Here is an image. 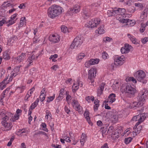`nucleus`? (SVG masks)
Here are the masks:
<instances>
[{
	"label": "nucleus",
	"mask_w": 148,
	"mask_h": 148,
	"mask_svg": "<svg viewBox=\"0 0 148 148\" xmlns=\"http://www.w3.org/2000/svg\"><path fill=\"white\" fill-rule=\"evenodd\" d=\"M3 58L5 60H8L10 59L8 53L7 52H4L3 53Z\"/></svg>",
	"instance_id": "nucleus-42"
},
{
	"label": "nucleus",
	"mask_w": 148,
	"mask_h": 148,
	"mask_svg": "<svg viewBox=\"0 0 148 148\" xmlns=\"http://www.w3.org/2000/svg\"><path fill=\"white\" fill-rule=\"evenodd\" d=\"M142 127L141 126H138V128H136V130L135 132H131L130 130L129 129H127L125 131L124 133L125 136H128L130 134H131V135L133 134V136L134 137L135 136L137 135V134L139 133L140 131L142 129Z\"/></svg>",
	"instance_id": "nucleus-15"
},
{
	"label": "nucleus",
	"mask_w": 148,
	"mask_h": 148,
	"mask_svg": "<svg viewBox=\"0 0 148 148\" xmlns=\"http://www.w3.org/2000/svg\"><path fill=\"white\" fill-rule=\"evenodd\" d=\"M19 118V114H15L14 116H12L10 120L13 122L15 121L16 120H18Z\"/></svg>",
	"instance_id": "nucleus-40"
},
{
	"label": "nucleus",
	"mask_w": 148,
	"mask_h": 148,
	"mask_svg": "<svg viewBox=\"0 0 148 148\" xmlns=\"http://www.w3.org/2000/svg\"><path fill=\"white\" fill-rule=\"evenodd\" d=\"M119 82L116 81H115L113 84L112 87L113 90L115 91L117 90L119 88Z\"/></svg>",
	"instance_id": "nucleus-33"
},
{
	"label": "nucleus",
	"mask_w": 148,
	"mask_h": 148,
	"mask_svg": "<svg viewBox=\"0 0 148 148\" xmlns=\"http://www.w3.org/2000/svg\"><path fill=\"white\" fill-rule=\"evenodd\" d=\"M71 105L73 108L79 112H81L82 111V108L80 106L77 100L73 99L72 100Z\"/></svg>",
	"instance_id": "nucleus-14"
},
{
	"label": "nucleus",
	"mask_w": 148,
	"mask_h": 148,
	"mask_svg": "<svg viewBox=\"0 0 148 148\" xmlns=\"http://www.w3.org/2000/svg\"><path fill=\"white\" fill-rule=\"evenodd\" d=\"M85 56L84 53H80L78 54L77 57V59L78 60H82Z\"/></svg>",
	"instance_id": "nucleus-41"
},
{
	"label": "nucleus",
	"mask_w": 148,
	"mask_h": 148,
	"mask_svg": "<svg viewBox=\"0 0 148 148\" xmlns=\"http://www.w3.org/2000/svg\"><path fill=\"white\" fill-rule=\"evenodd\" d=\"M0 118L1 121V123L3 126L1 130L3 131L8 132L11 130L13 127L12 123L9 121V117L5 113L4 110H0Z\"/></svg>",
	"instance_id": "nucleus-1"
},
{
	"label": "nucleus",
	"mask_w": 148,
	"mask_h": 148,
	"mask_svg": "<svg viewBox=\"0 0 148 148\" xmlns=\"http://www.w3.org/2000/svg\"><path fill=\"white\" fill-rule=\"evenodd\" d=\"M5 71L3 69H1L0 70V78L4 74Z\"/></svg>",
	"instance_id": "nucleus-60"
},
{
	"label": "nucleus",
	"mask_w": 148,
	"mask_h": 148,
	"mask_svg": "<svg viewBox=\"0 0 148 148\" xmlns=\"http://www.w3.org/2000/svg\"><path fill=\"white\" fill-rule=\"evenodd\" d=\"M135 6L141 8L143 7V5L141 3H135Z\"/></svg>",
	"instance_id": "nucleus-62"
},
{
	"label": "nucleus",
	"mask_w": 148,
	"mask_h": 148,
	"mask_svg": "<svg viewBox=\"0 0 148 148\" xmlns=\"http://www.w3.org/2000/svg\"><path fill=\"white\" fill-rule=\"evenodd\" d=\"M35 57L34 55L31 56L29 57L27 60V64L25 67V68L28 67L32 65L33 64V60L35 59Z\"/></svg>",
	"instance_id": "nucleus-25"
},
{
	"label": "nucleus",
	"mask_w": 148,
	"mask_h": 148,
	"mask_svg": "<svg viewBox=\"0 0 148 148\" xmlns=\"http://www.w3.org/2000/svg\"><path fill=\"white\" fill-rule=\"evenodd\" d=\"M122 92H124L130 94L134 95L136 92V89L130 85H127L125 88L122 87L121 89Z\"/></svg>",
	"instance_id": "nucleus-10"
},
{
	"label": "nucleus",
	"mask_w": 148,
	"mask_h": 148,
	"mask_svg": "<svg viewBox=\"0 0 148 148\" xmlns=\"http://www.w3.org/2000/svg\"><path fill=\"white\" fill-rule=\"evenodd\" d=\"M17 37L16 36H13L9 38L8 40V45H12L13 43H15L17 40Z\"/></svg>",
	"instance_id": "nucleus-24"
},
{
	"label": "nucleus",
	"mask_w": 148,
	"mask_h": 148,
	"mask_svg": "<svg viewBox=\"0 0 148 148\" xmlns=\"http://www.w3.org/2000/svg\"><path fill=\"white\" fill-rule=\"evenodd\" d=\"M112 39L108 37H106L104 38L103 39V41L105 42L106 43L109 42L112 40Z\"/></svg>",
	"instance_id": "nucleus-51"
},
{
	"label": "nucleus",
	"mask_w": 148,
	"mask_h": 148,
	"mask_svg": "<svg viewBox=\"0 0 148 148\" xmlns=\"http://www.w3.org/2000/svg\"><path fill=\"white\" fill-rule=\"evenodd\" d=\"M106 84L104 82L102 83L99 86V87L97 90V93L98 96H100L103 93V91L104 90Z\"/></svg>",
	"instance_id": "nucleus-21"
},
{
	"label": "nucleus",
	"mask_w": 148,
	"mask_h": 148,
	"mask_svg": "<svg viewBox=\"0 0 148 148\" xmlns=\"http://www.w3.org/2000/svg\"><path fill=\"white\" fill-rule=\"evenodd\" d=\"M26 19L25 17H21V18L20 23L18 25V29H19L20 27H23L24 25H26Z\"/></svg>",
	"instance_id": "nucleus-31"
},
{
	"label": "nucleus",
	"mask_w": 148,
	"mask_h": 148,
	"mask_svg": "<svg viewBox=\"0 0 148 148\" xmlns=\"http://www.w3.org/2000/svg\"><path fill=\"white\" fill-rule=\"evenodd\" d=\"M34 88L33 87L29 90V91L27 93L29 94L31 96L32 93H33V92L34 91Z\"/></svg>",
	"instance_id": "nucleus-59"
},
{
	"label": "nucleus",
	"mask_w": 148,
	"mask_h": 148,
	"mask_svg": "<svg viewBox=\"0 0 148 148\" xmlns=\"http://www.w3.org/2000/svg\"><path fill=\"white\" fill-rule=\"evenodd\" d=\"M147 95V92L145 93L143 91L140 92L137 97L138 102H133L132 104V105L131 106V108H134L135 107H138L143 106L144 103Z\"/></svg>",
	"instance_id": "nucleus-3"
},
{
	"label": "nucleus",
	"mask_w": 148,
	"mask_h": 148,
	"mask_svg": "<svg viewBox=\"0 0 148 148\" xmlns=\"http://www.w3.org/2000/svg\"><path fill=\"white\" fill-rule=\"evenodd\" d=\"M85 99L88 103H90L91 101H93L94 100L95 98L93 96H87L86 97Z\"/></svg>",
	"instance_id": "nucleus-37"
},
{
	"label": "nucleus",
	"mask_w": 148,
	"mask_h": 148,
	"mask_svg": "<svg viewBox=\"0 0 148 148\" xmlns=\"http://www.w3.org/2000/svg\"><path fill=\"white\" fill-rule=\"evenodd\" d=\"M146 27V25L144 23H141V24L140 27V32L141 33L143 32L145 30Z\"/></svg>",
	"instance_id": "nucleus-43"
},
{
	"label": "nucleus",
	"mask_w": 148,
	"mask_h": 148,
	"mask_svg": "<svg viewBox=\"0 0 148 148\" xmlns=\"http://www.w3.org/2000/svg\"><path fill=\"white\" fill-rule=\"evenodd\" d=\"M131 46L127 44H125L124 46L121 48V51L122 54L128 53L130 51Z\"/></svg>",
	"instance_id": "nucleus-19"
},
{
	"label": "nucleus",
	"mask_w": 148,
	"mask_h": 148,
	"mask_svg": "<svg viewBox=\"0 0 148 148\" xmlns=\"http://www.w3.org/2000/svg\"><path fill=\"white\" fill-rule=\"evenodd\" d=\"M99 61V60L98 59H91L85 62V66L86 67L88 68L90 66L98 64Z\"/></svg>",
	"instance_id": "nucleus-16"
},
{
	"label": "nucleus",
	"mask_w": 148,
	"mask_h": 148,
	"mask_svg": "<svg viewBox=\"0 0 148 148\" xmlns=\"http://www.w3.org/2000/svg\"><path fill=\"white\" fill-rule=\"evenodd\" d=\"M102 58L106 60L109 58V56L108 53L105 51H103L102 53Z\"/></svg>",
	"instance_id": "nucleus-44"
},
{
	"label": "nucleus",
	"mask_w": 148,
	"mask_h": 148,
	"mask_svg": "<svg viewBox=\"0 0 148 148\" xmlns=\"http://www.w3.org/2000/svg\"><path fill=\"white\" fill-rule=\"evenodd\" d=\"M105 32L104 26L103 25H101L95 31L96 34H104Z\"/></svg>",
	"instance_id": "nucleus-28"
},
{
	"label": "nucleus",
	"mask_w": 148,
	"mask_h": 148,
	"mask_svg": "<svg viewBox=\"0 0 148 148\" xmlns=\"http://www.w3.org/2000/svg\"><path fill=\"white\" fill-rule=\"evenodd\" d=\"M63 137L64 138L65 140H66L67 142H71V140L69 137L65 136H64Z\"/></svg>",
	"instance_id": "nucleus-63"
},
{
	"label": "nucleus",
	"mask_w": 148,
	"mask_h": 148,
	"mask_svg": "<svg viewBox=\"0 0 148 148\" xmlns=\"http://www.w3.org/2000/svg\"><path fill=\"white\" fill-rule=\"evenodd\" d=\"M125 58L123 56H116L114 58V64L117 66L121 65L125 62Z\"/></svg>",
	"instance_id": "nucleus-13"
},
{
	"label": "nucleus",
	"mask_w": 148,
	"mask_h": 148,
	"mask_svg": "<svg viewBox=\"0 0 148 148\" xmlns=\"http://www.w3.org/2000/svg\"><path fill=\"white\" fill-rule=\"evenodd\" d=\"M100 22L101 20L99 18H93L90 21L87 22L85 26L89 28L96 27L100 24Z\"/></svg>",
	"instance_id": "nucleus-7"
},
{
	"label": "nucleus",
	"mask_w": 148,
	"mask_h": 148,
	"mask_svg": "<svg viewBox=\"0 0 148 148\" xmlns=\"http://www.w3.org/2000/svg\"><path fill=\"white\" fill-rule=\"evenodd\" d=\"M134 75L138 81L143 84L147 83V80L145 79L146 77V74L143 71L140 70L137 71L134 73Z\"/></svg>",
	"instance_id": "nucleus-4"
},
{
	"label": "nucleus",
	"mask_w": 148,
	"mask_h": 148,
	"mask_svg": "<svg viewBox=\"0 0 148 148\" xmlns=\"http://www.w3.org/2000/svg\"><path fill=\"white\" fill-rule=\"evenodd\" d=\"M55 97V94H53V95L52 96H49L47 97L48 99L47 101V102L48 103L52 101L54 99Z\"/></svg>",
	"instance_id": "nucleus-48"
},
{
	"label": "nucleus",
	"mask_w": 148,
	"mask_h": 148,
	"mask_svg": "<svg viewBox=\"0 0 148 148\" xmlns=\"http://www.w3.org/2000/svg\"><path fill=\"white\" fill-rule=\"evenodd\" d=\"M12 5L11 3L10 2L9 3H8V2H4L2 5V7H5L6 8Z\"/></svg>",
	"instance_id": "nucleus-49"
},
{
	"label": "nucleus",
	"mask_w": 148,
	"mask_h": 148,
	"mask_svg": "<svg viewBox=\"0 0 148 148\" xmlns=\"http://www.w3.org/2000/svg\"><path fill=\"white\" fill-rule=\"evenodd\" d=\"M82 43L83 38L79 36L77 37L71 44L70 46V48L72 49L76 48L78 47H79Z\"/></svg>",
	"instance_id": "nucleus-9"
},
{
	"label": "nucleus",
	"mask_w": 148,
	"mask_h": 148,
	"mask_svg": "<svg viewBox=\"0 0 148 148\" xmlns=\"http://www.w3.org/2000/svg\"><path fill=\"white\" fill-rule=\"evenodd\" d=\"M64 110L68 114H69L71 112L70 110L69 109V107L66 106H65L64 107Z\"/></svg>",
	"instance_id": "nucleus-56"
},
{
	"label": "nucleus",
	"mask_w": 148,
	"mask_h": 148,
	"mask_svg": "<svg viewBox=\"0 0 148 148\" xmlns=\"http://www.w3.org/2000/svg\"><path fill=\"white\" fill-rule=\"evenodd\" d=\"M58 57V55L57 54H55L54 55H51L49 58V59L52 60L53 62H55L56 61V59Z\"/></svg>",
	"instance_id": "nucleus-45"
},
{
	"label": "nucleus",
	"mask_w": 148,
	"mask_h": 148,
	"mask_svg": "<svg viewBox=\"0 0 148 148\" xmlns=\"http://www.w3.org/2000/svg\"><path fill=\"white\" fill-rule=\"evenodd\" d=\"M127 82H132L134 83H136L137 81L136 79L132 77H128L126 78Z\"/></svg>",
	"instance_id": "nucleus-36"
},
{
	"label": "nucleus",
	"mask_w": 148,
	"mask_h": 148,
	"mask_svg": "<svg viewBox=\"0 0 148 148\" xmlns=\"http://www.w3.org/2000/svg\"><path fill=\"white\" fill-rule=\"evenodd\" d=\"M58 66L57 65H55L51 67V69L54 71H56L57 68H58Z\"/></svg>",
	"instance_id": "nucleus-64"
},
{
	"label": "nucleus",
	"mask_w": 148,
	"mask_h": 148,
	"mask_svg": "<svg viewBox=\"0 0 148 148\" xmlns=\"http://www.w3.org/2000/svg\"><path fill=\"white\" fill-rule=\"evenodd\" d=\"M64 11L62 8L58 5L54 4L48 8L47 14L49 17L54 19L60 16Z\"/></svg>",
	"instance_id": "nucleus-2"
},
{
	"label": "nucleus",
	"mask_w": 148,
	"mask_h": 148,
	"mask_svg": "<svg viewBox=\"0 0 148 148\" xmlns=\"http://www.w3.org/2000/svg\"><path fill=\"white\" fill-rule=\"evenodd\" d=\"M26 55L25 53H22L20 55L14 58L17 61L20 62L24 60L25 59Z\"/></svg>",
	"instance_id": "nucleus-29"
},
{
	"label": "nucleus",
	"mask_w": 148,
	"mask_h": 148,
	"mask_svg": "<svg viewBox=\"0 0 148 148\" xmlns=\"http://www.w3.org/2000/svg\"><path fill=\"white\" fill-rule=\"evenodd\" d=\"M141 42L143 44L146 43L148 42V37H145L141 40Z\"/></svg>",
	"instance_id": "nucleus-58"
},
{
	"label": "nucleus",
	"mask_w": 148,
	"mask_h": 148,
	"mask_svg": "<svg viewBox=\"0 0 148 148\" xmlns=\"http://www.w3.org/2000/svg\"><path fill=\"white\" fill-rule=\"evenodd\" d=\"M21 66H18L15 67L10 73V75L8 79L9 82H11L13 79L19 74L20 69Z\"/></svg>",
	"instance_id": "nucleus-12"
},
{
	"label": "nucleus",
	"mask_w": 148,
	"mask_h": 148,
	"mask_svg": "<svg viewBox=\"0 0 148 148\" xmlns=\"http://www.w3.org/2000/svg\"><path fill=\"white\" fill-rule=\"evenodd\" d=\"M66 99L68 104H70L71 103V95H69L67 92L66 93Z\"/></svg>",
	"instance_id": "nucleus-39"
},
{
	"label": "nucleus",
	"mask_w": 148,
	"mask_h": 148,
	"mask_svg": "<svg viewBox=\"0 0 148 148\" xmlns=\"http://www.w3.org/2000/svg\"><path fill=\"white\" fill-rule=\"evenodd\" d=\"M119 8H116L112 10H108L107 12V14L108 16L117 15V14L114 11L117 10Z\"/></svg>",
	"instance_id": "nucleus-30"
},
{
	"label": "nucleus",
	"mask_w": 148,
	"mask_h": 148,
	"mask_svg": "<svg viewBox=\"0 0 148 148\" xmlns=\"http://www.w3.org/2000/svg\"><path fill=\"white\" fill-rule=\"evenodd\" d=\"M148 16V8H145L140 16V19L142 21H144L147 19Z\"/></svg>",
	"instance_id": "nucleus-20"
},
{
	"label": "nucleus",
	"mask_w": 148,
	"mask_h": 148,
	"mask_svg": "<svg viewBox=\"0 0 148 148\" xmlns=\"http://www.w3.org/2000/svg\"><path fill=\"white\" fill-rule=\"evenodd\" d=\"M80 10V6L78 4H75L74 5L73 8H70L68 11L67 14L70 16H72L73 14L79 12Z\"/></svg>",
	"instance_id": "nucleus-11"
},
{
	"label": "nucleus",
	"mask_w": 148,
	"mask_h": 148,
	"mask_svg": "<svg viewBox=\"0 0 148 148\" xmlns=\"http://www.w3.org/2000/svg\"><path fill=\"white\" fill-rule=\"evenodd\" d=\"M132 139V138L131 137L125 138L124 140L125 143L126 144H128L131 141Z\"/></svg>",
	"instance_id": "nucleus-50"
},
{
	"label": "nucleus",
	"mask_w": 148,
	"mask_h": 148,
	"mask_svg": "<svg viewBox=\"0 0 148 148\" xmlns=\"http://www.w3.org/2000/svg\"><path fill=\"white\" fill-rule=\"evenodd\" d=\"M97 72V69L95 68H92L88 71V79L89 84L90 85L93 86L95 78Z\"/></svg>",
	"instance_id": "nucleus-6"
},
{
	"label": "nucleus",
	"mask_w": 148,
	"mask_h": 148,
	"mask_svg": "<svg viewBox=\"0 0 148 148\" xmlns=\"http://www.w3.org/2000/svg\"><path fill=\"white\" fill-rule=\"evenodd\" d=\"M122 23H127V25H129L130 26H132L135 24V21L134 20H131L129 19H124L121 21Z\"/></svg>",
	"instance_id": "nucleus-26"
},
{
	"label": "nucleus",
	"mask_w": 148,
	"mask_h": 148,
	"mask_svg": "<svg viewBox=\"0 0 148 148\" xmlns=\"http://www.w3.org/2000/svg\"><path fill=\"white\" fill-rule=\"evenodd\" d=\"M146 117L144 114H140L134 116L132 118V120L134 121H138L135 125L134 127V128H137L138 126L146 118Z\"/></svg>",
	"instance_id": "nucleus-8"
},
{
	"label": "nucleus",
	"mask_w": 148,
	"mask_h": 148,
	"mask_svg": "<svg viewBox=\"0 0 148 148\" xmlns=\"http://www.w3.org/2000/svg\"><path fill=\"white\" fill-rule=\"evenodd\" d=\"M61 30L64 33H66L68 31L67 27L64 25H62L61 27Z\"/></svg>",
	"instance_id": "nucleus-52"
},
{
	"label": "nucleus",
	"mask_w": 148,
	"mask_h": 148,
	"mask_svg": "<svg viewBox=\"0 0 148 148\" xmlns=\"http://www.w3.org/2000/svg\"><path fill=\"white\" fill-rule=\"evenodd\" d=\"M38 105L36 103H33L30 106L29 108L33 110Z\"/></svg>",
	"instance_id": "nucleus-57"
},
{
	"label": "nucleus",
	"mask_w": 148,
	"mask_h": 148,
	"mask_svg": "<svg viewBox=\"0 0 148 148\" xmlns=\"http://www.w3.org/2000/svg\"><path fill=\"white\" fill-rule=\"evenodd\" d=\"M116 13H117L118 15H121L123 18H121L120 17V19L119 20L121 23V21L124 19H129V18L131 16V15L130 14H125L126 10L124 8H118L117 10L114 11Z\"/></svg>",
	"instance_id": "nucleus-5"
},
{
	"label": "nucleus",
	"mask_w": 148,
	"mask_h": 148,
	"mask_svg": "<svg viewBox=\"0 0 148 148\" xmlns=\"http://www.w3.org/2000/svg\"><path fill=\"white\" fill-rule=\"evenodd\" d=\"M8 21H7L3 19L0 21V26H2L4 24H8Z\"/></svg>",
	"instance_id": "nucleus-54"
},
{
	"label": "nucleus",
	"mask_w": 148,
	"mask_h": 148,
	"mask_svg": "<svg viewBox=\"0 0 148 148\" xmlns=\"http://www.w3.org/2000/svg\"><path fill=\"white\" fill-rule=\"evenodd\" d=\"M41 127L44 128L43 129V130L47 132H48V130L46 128L47 125L45 123H42L41 125Z\"/></svg>",
	"instance_id": "nucleus-53"
},
{
	"label": "nucleus",
	"mask_w": 148,
	"mask_h": 148,
	"mask_svg": "<svg viewBox=\"0 0 148 148\" xmlns=\"http://www.w3.org/2000/svg\"><path fill=\"white\" fill-rule=\"evenodd\" d=\"M17 15L16 13L12 15L10 17V19L8 21V23L7 24V26L9 27L15 23L16 22L17 19L16 17Z\"/></svg>",
	"instance_id": "nucleus-22"
},
{
	"label": "nucleus",
	"mask_w": 148,
	"mask_h": 148,
	"mask_svg": "<svg viewBox=\"0 0 148 148\" xmlns=\"http://www.w3.org/2000/svg\"><path fill=\"white\" fill-rule=\"evenodd\" d=\"M111 119L113 122H115L117 121L118 119L116 116H113L111 118Z\"/></svg>",
	"instance_id": "nucleus-61"
},
{
	"label": "nucleus",
	"mask_w": 148,
	"mask_h": 148,
	"mask_svg": "<svg viewBox=\"0 0 148 148\" xmlns=\"http://www.w3.org/2000/svg\"><path fill=\"white\" fill-rule=\"evenodd\" d=\"M127 36L128 39L133 43L135 45H137L138 44V40L132 35L129 33H127Z\"/></svg>",
	"instance_id": "nucleus-23"
},
{
	"label": "nucleus",
	"mask_w": 148,
	"mask_h": 148,
	"mask_svg": "<svg viewBox=\"0 0 148 148\" xmlns=\"http://www.w3.org/2000/svg\"><path fill=\"white\" fill-rule=\"evenodd\" d=\"M115 97V94L112 93L110 95L108 96V98L105 100V102L108 103L109 104H111L116 101V99Z\"/></svg>",
	"instance_id": "nucleus-18"
},
{
	"label": "nucleus",
	"mask_w": 148,
	"mask_h": 148,
	"mask_svg": "<svg viewBox=\"0 0 148 148\" xmlns=\"http://www.w3.org/2000/svg\"><path fill=\"white\" fill-rule=\"evenodd\" d=\"M46 92L44 89H43L41 92V94L40 97V101H43L45 99Z\"/></svg>",
	"instance_id": "nucleus-35"
},
{
	"label": "nucleus",
	"mask_w": 148,
	"mask_h": 148,
	"mask_svg": "<svg viewBox=\"0 0 148 148\" xmlns=\"http://www.w3.org/2000/svg\"><path fill=\"white\" fill-rule=\"evenodd\" d=\"M46 115L45 118L47 120H48L49 117H51V112L49 110H47L46 111Z\"/></svg>",
	"instance_id": "nucleus-46"
},
{
	"label": "nucleus",
	"mask_w": 148,
	"mask_h": 148,
	"mask_svg": "<svg viewBox=\"0 0 148 148\" xmlns=\"http://www.w3.org/2000/svg\"><path fill=\"white\" fill-rule=\"evenodd\" d=\"M84 116L88 123L90 125H92V124L90 121V118L89 116V112H88L85 111L84 113Z\"/></svg>",
	"instance_id": "nucleus-34"
},
{
	"label": "nucleus",
	"mask_w": 148,
	"mask_h": 148,
	"mask_svg": "<svg viewBox=\"0 0 148 148\" xmlns=\"http://www.w3.org/2000/svg\"><path fill=\"white\" fill-rule=\"evenodd\" d=\"M60 36L57 34H51L49 37V40L54 43L58 42L60 40Z\"/></svg>",
	"instance_id": "nucleus-17"
},
{
	"label": "nucleus",
	"mask_w": 148,
	"mask_h": 148,
	"mask_svg": "<svg viewBox=\"0 0 148 148\" xmlns=\"http://www.w3.org/2000/svg\"><path fill=\"white\" fill-rule=\"evenodd\" d=\"M63 95L62 94H59V95L56 99V100L58 101H60L62 100L63 98Z\"/></svg>",
	"instance_id": "nucleus-55"
},
{
	"label": "nucleus",
	"mask_w": 148,
	"mask_h": 148,
	"mask_svg": "<svg viewBox=\"0 0 148 148\" xmlns=\"http://www.w3.org/2000/svg\"><path fill=\"white\" fill-rule=\"evenodd\" d=\"M82 15L85 19L88 18L90 15V11L87 9L84 10Z\"/></svg>",
	"instance_id": "nucleus-32"
},
{
	"label": "nucleus",
	"mask_w": 148,
	"mask_h": 148,
	"mask_svg": "<svg viewBox=\"0 0 148 148\" xmlns=\"http://www.w3.org/2000/svg\"><path fill=\"white\" fill-rule=\"evenodd\" d=\"M87 139V136L86 134L82 133L80 138V142L81 145L83 146L84 144Z\"/></svg>",
	"instance_id": "nucleus-27"
},
{
	"label": "nucleus",
	"mask_w": 148,
	"mask_h": 148,
	"mask_svg": "<svg viewBox=\"0 0 148 148\" xmlns=\"http://www.w3.org/2000/svg\"><path fill=\"white\" fill-rule=\"evenodd\" d=\"M8 81H9L8 80ZM9 82H6V83H3V82H2L0 83V89L1 90H2L5 88L6 87L7 84H8Z\"/></svg>",
	"instance_id": "nucleus-47"
},
{
	"label": "nucleus",
	"mask_w": 148,
	"mask_h": 148,
	"mask_svg": "<svg viewBox=\"0 0 148 148\" xmlns=\"http://www.w3.org/2000/svg\"><path fill=\"white\" fill-rule=\"evenodd\" d=\"M79 88V86L77 83H74L72 86V89L73 92H75Z\"/></svg>",
	"instance_id": "nucleus-38"
}]
</instances>
